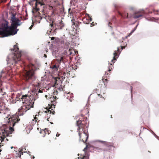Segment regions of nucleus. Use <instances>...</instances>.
I'll return each instance as SVG.
<instances>
[{"mask_svg": "<svg viewBox=\"0 0 159 159\" xmlns=\"http://www.w3.org/2000/svg\"><path fill=\"white\" fill-rule=\"evenodd\" d=\"M11 98L13 104L22 102V106L18 109L19 116L23 115L28 110L33 107L34 100L30 98L27 95H22L16 92L11 93Z\"/></svg>", "mask_w": 159, "mask_h": 159, "instance_id": "1", "label": "nucleus"}, {"mask_svg": "<svg viewBox=\"0 0 159 159\" xmlns=\"http://www.w3.org/2000/svg\"><path fill=\"white\" fill-rule=\"evenodd\" d=\"M7 122L10 124L8 127H6V125H3L0 128V143L4 141V139L9 134L12 133L13 129L11 126H14L15 123L18 122L20 119L18 116L14 115L9 118Z\"/></svg>", "mask_w": 159, "mask_h": 159, "instance_id": "2", "label": "nucleus"}, {"mask_svg": "<svg viewBox=\"0 0 159 159\" xmlns=\"http://www.w3.org/2000/svg\"><path fill=\"white\" fill-rule=\"evenodd\" d=\"M22 64L21 65L22 67L23 71L21 75L23 76L25 80L31 83L35 79L34 72L38 68L31 63L27 64L23 61Z\"/></svg>", "mask_w": 159, "mask_h": 159, "instance_id": "3", "label": "nucleus"}, {"mask_svg": "<svg viewBox=\"0 0 159 159\" xmlns=\"http://www.w3.org/2000/svg\"><path fill=\"white\" fill-rule=\"evenodd\" d=\"M12 54H9L7 56L6 61L7 64L14 65L21 60L20 57L22 55L21 52L19 50V48L16 45L14 46Z\"/></svg>", "mask_w": 159, "mask_h": 159, "instance_id": "4", "label": "nucleus"}, {"mask_svg": "<svg viewBox=\"0 0 159 159\" xmlns=\"http://www.w3.org/2000/svg\"><path fill=\"white\" fill-rule=\"evenodd\" d=\"M19 29L14 26H8L7 24H4L2 28H0V37H4L16 34Z\"/></svg>", "mask_w": 159, "mask_h": 159, "instance_id": "5", "label": "nucleus"}, {"mask_svg": "<svg viewBox=\"0 0 159 159\" xmlns=\"http://www.w3.org/2000/svg\"><path fill=\"white\" fill-rule=\"evenodd\" d=\"M65 41L64 40L63 41L64 46V48L67 49L66 51V55L67 56H73L74 54H76V52L78 53L77 51H75L73 49L74 47L76 45L74 42L72 43V41L71 42L70 41L69 42L67 40ZM70 58L71 59V57H70Z\"/></svg>", "mask_w": 159, "mask_h": 159, "instance_id": "6", "label": "nucleus"}, {"mask_svg": "<svg viewBox=\"0 0 159 159\" xmlns=\"http://www.w3.org/2000/svg\"><path fill=\"white\" fill-rule=\"evenodd\" d=\"M61 62H64L63 57H60L59 58L56 59V61H52L50 67L53 70L57 71L58 70Z\"/></svg>", "mask_w": 159, "mask_h": 159, "instance_id": "7", "label": "nucleus"}, {"mask_svg": "<svg viewBox=\"0 0 159 159\" xmlns=\"http://www.w3.org/2000/svg\"><path fill=\"white\" fill-rule=\"evenodd\" d=\"M121 51H120L119 48H117V50L115 51L113 53L114 57L113 59L111 61L112 63H109V66L108 67V71H110L111 69L113 68V64L116 61L117 58H118L121 52Z\"/></svg>", "mask_w": 159, "mask_h": 159, "instance_id": "8", "label": "nucleus"}, {"mask_svg": "<svg viewBox=\"0 0 159 159\" xmlns=\"http://www.w3.org/2000/svg\"><path fill=\"white\" fill-rule=\"evenodd\" d=\"M11 25L17 28L21 25L22 23L20 20L16 16V15L12 13L11 17Z\"/></svg>", "mask_w": 159, "mask_h": 159, "instance_id": "9", "label": "nucleus"}, {"mask_svg": "<svg viewBox=\"0 0 159 159\" xmlns=\"http://www.w3.org/2000/svg\"><path fill=\"white\" fill-rule=\"evenodd\" d=\"M51 27V31L50 32L52 31L53 30L55 32V31L58 29H61L64 26L63 23L62 22V21L60 22L57 25L56 23H54L53 21L50 24Z\"/></svg>", "mask_w": 159, "mask_h": 159, "instance_id": "10", "label": "nucleus"}, {"mask_svg": "<svg viewBox=\"0 0 159 159\" xmlns=\"http://www.w3.org/2000/svg\"><path fill=\"white\" fill-rule=\"evenodd\" d=\"M76 125L78 126V131H79V135L80 139H81V134L80 129H82V130H83L84 128V123L82 122L81 120H78L76 121Z\"/></svg>", "mask_w": 159, "mask_h": 159, "instance_id": "11", "label": "nucleus"}, {"mask_svg": "<svg viewBox=\"0 0 159 159\" xmlns=\"http://www.w3.org/2000/svg\"><path fill=\"white\" fill-rule=\"evenodd\" d=\"M43 0H32L31 2L36 1L35 3V7L34 8V11L35 12L38 11L39 10V5L40 6H42L44 5L43 2H42Z\"/></svg>", "mask_w": 159, "mask_h": 159, "instance_id": "12", "label": "nucleus"}, {"mask_svg": "<svg viewBox=\"0 0 159 159\" xmlns=\"http://www.w3.org/2000/svg\"><path fill=\"white\" fill-rule=\"evenodd\" d=\"M145 14L144 10H141L136 12L133 15V17L135 19L138 18L142 16Z\"/></svg>", "mask_w": 159, "mask_h": 159, "instance_id": "13", "label": "nucleus"}, {"mask_svg": "<svg viewBox=\"0 0 159 159\" xmlns=\"http://www.w3.org/2000/svg\"><path fill=\"white\" fill-rule=\"evenodd\" d=\"M88 16L84 18L83 19V22L86 24L89 23L92 20V18L89 16V15H88Z\"/></svg>", "mask_w": 159, "mask_h": 159, "instance_id": "14", "label": "nucleus"}, {"mask_svg": "<svg viewBox=\"0 0 159 159\" xmlns=\"http://www.w3.org/2000/svg\"><path fill=\"white\" fill-rule=\"evenodd\" d=\"M96 141L100 142L101 143L103 144L106 147H108V148L112 146L110 143L107 142L101 141L100 140H97Z\"/></svg>", "mask_w": 159, "mask_h": 159, "instance_id": "15", "label": "nucleus"}, {"mask_svg": "<svg viewBox=\"0 0 159 159\" xmlns=\"http://www.w3.org/2000/svg\"><path fill=\"white\" fill-rule=\"evenodd\" d=\"M82 136H83L85 137L86 138V140H85V142H86L87 140L88 139V137H89V135L88 134L87 131L86 132V131H83V133L82 134ZM82 141L84 143H85V141L84 140V139H81Z\"/></svg>", "mask_w": 159, "mask_h": 159, "instance_id": "16", "label": "nucleus"}, {"mask_svg": "<svg viewBox=\"0 0 159 159\" xmlns=\"http://www.w3.org/2000/svg\"><path fill=\"white\" fill-rule=\"evenodd\" d=\"M26 150V149L25 148H20L19 151V154L18 155V156L19 157H20L21 155V154H23V152H25V150Z\"/></svg>", "mask_w": 159, "mask_h": 159, "instance_id": "17", "label": "nucleus"}, {"mask_svg": "<svg viewBox=\"0 0 159 159\" xmlns=\"http://www.w3.org/2000/svg\"><path fill=\"white\" fill-rule=\"evenodd\" d=\"M58 40H53L52 42L51 45H52V49L53 51H54V48H55V47H57V45L55 44V43H57V41Z\"/></svg>", "mask_w": 159, "mask_h": 159, "instance_id": "18", "label": "nucleus"}, {"mask_svg": "<svg viewBox=\"0 0 159 159\" xmlns=\"http://www.w3.org/2000/svg\"><path fill=\"white\" fill-rule=\"evenodd\" d=\"M119 14L120 15L122 18H128V13H125L124 14H122L120 12H119Z\"/></svg>", "mask_w": 159, "mask_h": 159, "instance_id": "19", "label": "nucleus"}, {"mask_svg": "<svg viewBox=\"0 0 159 159\" xmlns=\"http://www.w3.org/2000/svg\"><path fill=\"white\" fill-rule=\"evenodd\" d=\"M71 21L72 23V26H73V25H75L76 27V30H77L76 29H77L78 27L77 22H75V21L74 19H72L71 20Z\"/></svg>", "mask_w": 159, "mask_h": 159, "instance_id": "20", "label": "nucleus"}, {"mask_svg": "<svg viewBox=\"0 0 159 159\" xmlns=\"http://www.w3.org/2000/svg\"><path fill=\"white\" fill-rule=\"evenodd\" d=\"M124 43L123 44H121L120 47L122 49H123L125 48L126 47V46L127 45V43L126 41L124 42L123 40L121 42V43Z\"/></svg>", "mask_w": 159, "mask_h": 159, "instance_id": "21", "label": "nucleus"}, {"mask_svg": "<svg viewBox=\"0 0 159 159\" xmlns=\"http://www.w3.org/2000/svg\"><path fill=\"white\" fill-rule=\"evenodd\" d=\"M62 90H63V88L60 85V86L57 89V91H61Z\"/></svg>", "mask_w": 159, "mask_h": 159, "instance_id": "22", "label": "nucleus"}, {"mask_svg": "<svg viewBox=\"0 0 159 159\" xmlns=\"http://www.w3.org/2000/svg\"><path fill=\"white\" fill-rule=\"evenodd\" d=\"M135 30L134 29V30H132L131 32L127 36H126L125 39H127V37H129V36H130L134 32Z\"/></svg>", "mask_w": 159, "mask_h": 159, "instance_id": "23", "label": "nucleus"}, {"mask_svg": "<svg viewBox=\"0 0 159 159\" xmlns=\"http://www.w3.org/2000/svg\"><path fill=\"white\" fill-rule=\"evenodd\" d=\"M46 73L45 72V74L44 75V76L42 77H41V81H43L44 80V79L46 78Z\"/></svg>", "mask_w": 159, "mask_h": 159, "instance_id": "24", "label": "nucleus"}, {"mask_svg": "<svg viewBox=\"0 0 159 159\" xmlns=\"http://www.w3.org/2000/svg\"><path fill=\"white\" fill-rule=\"evenodd\" d=\"M159 11L158 10H153V12L155 14H158L157 13Z\"/></svg>", "mask_w": 159, "mask_h": 159, "instance_id": "25", "label": "nucleus"}, {"mask_svg": "<svg viewBox=\"0 0 159 159\" xmlns=\"http://www.w3.org/2000/svg\"><path fill=\"white\" fill-rule=\"evenodd\" d=\"M89 159V157L85 156H84L81 159Z\"/></svg>", "mask_w": 159, "mask_h": 159, "instance_id": "26", "label": "nucleus"}, {"mask_svg": "<svg viewBox=\"0 0 159 159\" xmlns=\"http://www.w3.org/2000/svg\"><path fill=\"white\" fill-rule=\"evenodd\" d=\"M57 81H58L57 80H56V79H55V84L53 86V87H54L55 85H56V84H58Z\"/></svg>", "mask_w": 159, "mask_h": 159, "instance_id": "27", "label": "nucleus"}, {"mask_svg": "<svg viewBox=\"0 0 159 159\" xmlns=\"http://www.w3.org/2000/svg\"><path fill=\"white\" fill-rule=\"evenodd\" d=\"M48 113H49L50 114H51V112H52V113L53 115L54 114L55 112L54 111H52V112L51 111L49 110H48L47 111Z\"/></svg>", "mask_w": 159, "mask_h": 159, "instance_id": "28", "label": "nucleus"}, {"mask_svg": "<svg viewBox=\"0 0 159 159\" xmlns=\"http://www.w3.org/2000/svg\"><path fill=\"white\" fill-rule=\"evenodd\" d=\"M96 24L95 23V22H92L91 23V26H93L95 25V24Z\"/></svg>", "mask_w": 159, "mask_h": 159, "instance_id": "29", "label": "nucleus"}, {"mask_svg": "<svg viewBox=\"0 0 159 159\" xmlns=\"http://www.w3.org/2000/svg\"><path fill=\"white\" fill-rule=\"evenodd\" d=\"M16 45V47H17V48H18L17 46V45ZM14 46H13V48L12 49H11V54H12V52H13V49H14V46ZM10 50H11V49H10Z\"/></svg>", "mask_w": 159, "mask_h": 159, "instance_id": "30", "label": "nucleus"}, {"mask_svg": "<svg viewBox=\"0 0 159 159\" xmlns=\"http://www.w3.org/2000/svg\"><path fill=\"white\" fill-rule=\"evenodd\" d=\"M52 51L53 52V51ZM57 52H58V51L56 50L54 52L53 51V52L52 54H53V55H54V53H55L56 54L57 53Z\"/></svg>", "mask_w": 159, "mask_h": 159, "instance_id": "31", "label": "nucleus"}, {"mask_svg": "<svg viewBox=\"0 0 159 159\" xmlns=\"http://www.w3.org/2000/svg\"><path fill=\"white\" fill-rule=\"evenodd\" d=\"M38 92L41 93H43V92L42 90L41 89H39Z\"/></svg>", "mask_w": 159, "mask_h": 159, "instance_id": "32", "label": "nucleus"}, {"mask_svg": "<svg viewBox=\"0 0 159 159\" xmlns=\"http://www.w3.org/2000/svg\"><path fill=\"white\" fill-rule=\"evenodd\" d=\"M1 92L3 93V92H2V87H1V86H0V93H1Z\"/></svg>", "mask_w": 159, "mask_h": 159, "instance_id": "33", "label": "nucleus"}, {"mask_svg": "<svg viewBox=\"0 0 159 159\" xmlns=\"http://www.w3.org/2000/svg\"><path fill=\"white\" fill-rule=\"evenodd\" d=\"M27 153H28V154L30 155V157H31V158H32V157H31V156H31V153L30 151H28V152H27Z\"/></svg>", "mask_w": 159, "mask_h": 159, "instance_id": "34", "label": "nucleus"}, {"mask_svg": "<svg viewBox=\"0 0 159 159\" xmlns=\"http://www.w3.org/2000/svg\"><path fill=\"white\" fill-rule=\"evenodd\" d=\"M55 39V38L54 37H51V40H54Z\"/></svg>", "mask_w": 159, "mask_h": 159, "instance_id": "35", "label": "nucleus"}, {"mask_svg": "<svg viewBox=\"0 0 159 159\" xmlns=\"http://www.w3.org/2000/svg\"><path fill=\"white\" fill-rule=\"evenodd\" d=\"M133 87L132 86H131V93H132V90Z\"/></svg>", "mask_w": 159, "mask_h": 159, "instance_id": "36", "label": "nucleus"}, {"mask_svg": "<svg viewBox=\"0 0 159 159\" xmlns=\"http://www.w3.org/2000/svg\"><path fill=\"white\" fill-rule=\"evenodd\" d=\"M60 135V134H58V133H57V134H56V136H57V137H58V136H59V135Z\"/></svg>", "mask_w": 159, "mask_h": 159, "instance_id": "37", "label": "nucleus"}, {"mask_svg": "<svg viewBox=\"0 0 159 159\" xmlns=\"http://www.w3.org/2000/svg\"><path fill=\"white\" fill-rule=\"evenodd\" d=\"M153 133L154 134L155 136L157 137V136L153 132Z\"/></svg>", "mask_w": 159, "mask_h": 159, "instance_id": "38", "label": "nucleus"}, {"mask_svg": "<svg viewBox=\"0 0 159 159\" xmlns=\"http://www.w3.org/2000/svg\"><path fill=\"white\" fill-rule=\"evenodd\" d=\"M44 57L45 58H46V57H47V56H46V54H44Z\"/></svg>", "mask_w": 159, "mask_h": 159, "instance_id": "39", "label": "nucleus"}, {"mask_svg": "<svg viewBox=\"0 0 159 159\" xmlns=\"http://www.w3.org/2000/svg\"><path fill=\"white\" fill-rule=\"evenodd\" d=\"M70 8H69V10H68V11H69V13H70Z\"/></svg>", "mask_w": 159, "mask_h": 159, "instance_id": "40", "label": "nucleus"}, {"mask_svg": "<svg viewBox=\"0 0 159 159\" xmlns=\"http://www.w3.org/2000/svg\"><path fill=\"white\" fill-rule=\"evenodd\" d=\"M98 96H99L101 98L102 97V95H101L100 94H98Z\"/></svg>", "mask_w": 159, "mask_h": 159, "instance_id": "41", "label": "nucleus"}, {"mask_svg": "<svg viewBox=\"0 0 159 159\" xmlns=\"http://www.w3.org/2000/svg\"><path fill=\"white\" fill-rule=\"evenodd\" d=\"M5 92H4L3 93H2V95H4V94H5Z\"/></svg>", "mask_w": 159, "mask_h": 159, "instance_id": "42", "label": "nucleus"}, {"mask_svg": "<svg viewBox=\"0 0 159 159\" xmlns=\"http://www.w3.org/2000/svg\"><path fill=\"white\" fill-rule=\"evenodd\" d=\"M34 156H33V159H34Z\"/></svg>", "mask_w": 159, "mask_h": 159, "instance_id": "43", "label": "nucleus"}, {"mask_svg": "<svg viewBox=\"0 0 159 159\" xmlns=\"http://www.w3.org/2000/svg\"><path fill=\"white\" fill-rule=\"evenodd\" d=\"M45 51L46 52H48V49L46 50Z\"/></svg>", "mask_w": 159, "mask_h": 159, "instance_id": "44", "label": "nucleus"}, {"mask_svg": "<svg viewBox=\"0 0 159 159\" xmlns=\"http://www.w3.org/2000/svg\"><path fill=\"white\" fill-rule=\"evenodd\" d=\"M152 12H149V13H152Z\"/></svg>", "mask_w": 159, "mask_h": 159, "instance_id": "45", "label": "nucleus"}, {"mask_svg": "<svg viewBox=\"0 0 159 159\" xmlns=\"http://www.w3.org/2000/svg\"><path fill=\"white\" fill-rule=\"evenodd\" d=\"M36 119V116H35V118H34V119Z\"/></svg>", "mask_w": 159, "mask_h": 159, "instance_id": "46", "label": "nucleus"}, {"mask_svg": "<svg viewBox=\"0 0 159 159\" xmlns=\"http://www.w3.org/2000/svg\"><path fill=\"white\" fill-rule=\"evenodd\" d=\"M11 149H12L13 148V147H11Z\"/></svg>", "mask_w": 159, "mask_h": 159, "instance_id": "47", "label": "nucleus"}, {"mask_svg": "<svg viewBox=\"0 0 159 159\" xmlns=\"http://www.w3.org/2000/svg\"><path fill=\"white\" fill-rule=\"evenodd\" d=\"M47 120H48V121H49L48 118V119H47Z\"/></svg>", "mask_w": 159, "mask_h": 159, "instance_id": "48", "label": "nucleus"}, {"mask_svg": "<svg viewBox=\"0 0 159 159\" xmlns=\"http://www.w3.org/2000/svg\"><path fill=\"white\" fill-rule=\"evenodd\" d=\"M70 102H71V101H72V100H71V99H70Z\"/></svg>", "mask_w": 159, "mask_h": 159, "instance_id": "49", "label": "nucleus"}, {"mask_svg": "<svg viewBox=\"0 0 159 159\" xmlns=\"http://www.w3.org/2000/svg\"><path fill=\"white\" fill-rule=\"evenodd\" d=\"M51 124H53V123L52 122H50Z\"/></svg>", "mask_w": 159, "mask_h": 159, "instance_id": "50", "label": "nucleus"}, {"mask_svg": "<svg viewBox=\"0 0 159 159\" xmlns=\"http://www.w3.org/2000/svg\"><path fill=\"white\" fill-rule=\"evenodd\" d=\"M110 23H110V22H109V24H110Z\"/></svg>", "mask_w": 159, "mask_h": 159, "instance_id": "51", "label": "nucleus"}, {"mask_svg": "<svg viewBox=\"0 0 159 159\" xmlns=\"http://www.w3.org/2000/svg\"><path fill=\"white\" fill-rule=\"evenodd\" d=\"M50 43V42H48V44H49V43Z\"/></svg>", "mask_w": 159, "mask_h": 159, "instance_id": "52", "label": "nucleus"}, {"mask_svg": "<svg viewBox=\"0 0 159 159\" xmlns=\"http://www.w3.org/2000/svg\"><path fill=\"white\" fill-rule=\"evenodd\" d=\"M3 73V72L2 71L1 72V73Z\"/></svg>", "mask_w": 159, "mask_h": 159, "instance_id": "53", "label": "nucleus"}, {"mask_svg": "<svg viewBox=\"0 0 159 159\" xmlns=\"http://www.w3.org/2000/svg\"><path fill=\"white\" fill-rule=\"evenodd\" d=\"M2 77V75H0V77Z\"/></svg>", "mask_w": 159, "mask_h": 159, "instance_id": "54", "label": "nucleus"}, {"mask_svg": "<svg viewBox=\"0 0 159 159\" xmlns=\"http://www.w3.org/2000/svg\"><path fill=\"white\" fill-rule=\"evenodd\" d=\"M6 140H8V139H6Z\"/></svg>", "mask_w": 159, "mask_h": 159, "instance_id": "55", "label": "nucleus"}, {"mask_svg": "<svg viewBox=\"0 0 159 159\" xmlns=\"http://www.w3.org/2000/svg\"><path fill=\"white\" fill-rule=\"evenodd\" d=\"M87 148V146L86 147H85V148Z\"/></svg>", "mask_w": 159, "mask_h": 159, "instance_id": "56", "label": "nucleus"}]
</instances>
